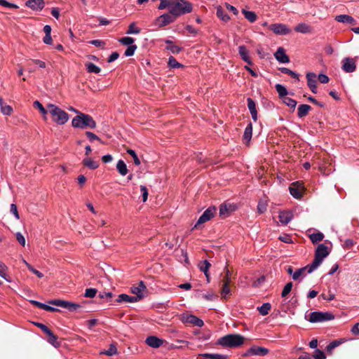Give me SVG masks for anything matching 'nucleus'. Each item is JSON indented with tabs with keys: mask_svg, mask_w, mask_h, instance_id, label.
Returning a JSON list of instances; mask_svg holds the SVG:
<instances>
[{
	"mask_svg": "<svg viewBox=\"0 0 359 359\" xmlns=\"http://www.w3.org/2000/svg\"><path fill=\"white\" fill-rule=\"evenodd\" d=\"M72 125L76 128H90L93 129L96 127V122L92 116L83 113H79L74 116L72 121Z\"/></svg>",
	"mask_w": 359,
	"mask_h": 359,
	"instance_id": "f257e3e1",
	"label": "nucleus"
},
{
	"mask_svg": "<svg viewBox=\"0 0 359 359\" xmlns=\"http://www.w3.org/2000/svg\"><path fill=\"white\" fill-rule=\"evenodd\" d=\"M328 255L329 250L327 246L324 244L318 245L315 252V257L313 262L308 265V273H311L316 269Z\"/></svg>",
	"mask_w": 359,
	"mask_h": 359,
	"instance_id": "f03ea898",
	"label": "nucleus"
},
{
	"mask_svg": "<svg viewBox=\"0 0 359 359\" xmlns=\"http://www.w3.org/2000/svg\"><path fill=\"white\" fill-rule=\"evenodd\" d=\"M193 10L192 4L185 0H174L170 13L174 17L189 13Z\"/></svg>",
	"mask_w": 359,
	"mask_h": 359,
	"instance_id": "7ed1b4c3",
	"label": "nucleus"
},
{
	"mask_svg": "<svg viewBox=\"0 0 359 359\" xmlns=\"http://www.w3.org/2000/svg\"><path fill=\"white\" fill-rule=\"evenodd\" d=\"M48 112L52 116L53 121L58 125H64L69 120L68 114L57 106L48 104L47 105Z\"/></svg>",
	"mask_w": 359,
	"mask_h": 359,
	"instance_id": "20e7f679",
	"label": "nucleus"
},
{
	"mask_svg": "<svg viewBox=\"0 0 359 359\" xmlns=\"http://www.w3.org/2000/svg\"><path fill=\"white\" fill-rule=\"evenodd\" d=\"M243 340L240 334H230L219 338L217 344L224 347H238L243 344Z\"/></svg>",
	"mask_w": 359,
	"mask_h": 359,
	"instance_id": "39448f33",
	"label": "nucleus"
},
{
	"mask_svg": "<svg viewBox=\"0 0 359 359\" xmlns=\"http://www.w3.org/2000/svg\"><path fill=\"white\" fill-rule=\"evenodd\" d=\"M334 316L330 312L313 311L309 315V321L311 323L325 322L333 320Z\"/></svg>",
	"mask_w": 359,
	"mask_h": 359,
	"instance_id": "423d86ee",
	"label": "nucleus"
},
{
	"mask_svg": "<svg viewBox=\"0 0 359 359\" xmlns=\"http://www.w3.org/2000/svg\"><path fill=\"white\" fill-rule=\"evenodd\" d=\"M50 304L60 306L64 309H67L69 311H74L77 310L81 306L78 304L72 303L68 301L61 300V299H54L51 300L49 302Z\"/></svg>",
	"mask_w": 359,
	"mask_h": 359,
	"instance_id": "0eeeda50",
	"label": "nucleus"
},
{
	"mask_svg": "<svg viewBox=\"0 0 359 359\" xmlns=\"http://www.w3.org/2000/svg\"><path fill=\"white\" fill-rule=\"evenodd\" d=\"M216 210L217 209L214 206L209 207L207 210H205L198 219L196 224L194 226V228H197L200 224H202L212 218L216 213Z\"/></svg>",
	"mask_w": 359,
	"mask_h": 359,
	"instance_id": "6e6552de",
	"label": "nucleus"
},
{
	"mask_svg": "<svg viewBox=\"0 0 359 359\" xmlns=\"http://www.w3.org/2000/svg\"><path fill=\"white\" fill-rule=\"evenodd\" d=\"M289 189L290 193L294 198L300 199L304 194V187L303 186L302 183L299 182H295L290 185Z\"/></svg>",
	"mask_w": 359,
	"mask_h": 359,
	"instance_id": "1a4fd4ad",
	"label": "nucleus"
},
{
	"mask_svg": "<svg viewBox=\"0 0 359 359\" xmlns=\"http://www.w3.org/2000/svg\"><path fill=\"white\" fill-rule=\"evenodd\" d=\"M269 29L278 35H287L291 32V29L287 25L281 23L271 25Z\"/></svg>",
	"mask_w": 359,
	"mask_h": 359,
	"instance_id": "9d476101",
	"label": "nucleus"
},
{
	"mask_svg": "<svg viewBox=\"0 0 359 359\" xmlns=\"http://www.w3.org/2000/svg\"><path fill=\"white\" fill-rule=\"evenodd\" d=\"M175 20V17H173V15L170 13H164L156 18V24L159 27H162L173 22Z\"/></svg>",
	"mask_w": 359,
	"mask_h": 359,
	"instance_id": "9b49d317",
	"label": "nucleus"
},
{
	"mask_svg": "<svg viewBox=\"0 0 359 359\" xmlns=\"http://www.w3.org/2000/svg\"><path fill=\"white\" fill-rule=\"evenodd\" d=\"M182 320L184 323H189L195 326L201 327L203 326V321L192 314L183 315Z\"/></svg>",
	"mask_w": 359,
	"mask_h": 359,
	"instance_id": "f8f14e48",
	"label": "nucleus"
},
{
	"mask_svg": "<svg viewBox=\"0 0 359 359\" xmlns=\"http://www.w3.org/2000/svg\"><path fill=\"white\" fill-rule=\"evenodd\" d=\"M356 65L353 58L345 57L342 60V69L346 73H351L355 70Z\"/></svg>",
	"mask_w": 359,
	"mask_h": 359,
	"instance_id": "ddd939ff",
	"label": "nucleus"
},
{
	"mask_svg": "<svg viewBox=\"0 0 359 359\" xmlns=\"http://www.w3.org/2000/svg\"><path fill=\"white\" fill-rule=\"evenodd\" d=\"M307 85L313 93H317L316 75L313 72L306 74Z\"/></svg>",
	"mask_w": 359,
	"mask_h": 359,
	"instance_id": "4468645a",
	"label": "nucleus"
},
{
	"mask_svg": "<svg viewBox=\"0 0 359 359\" xmlns=\"http://www.w3.org/2000/svg\"><path fill=\"white\" fill-rule=\"evenodd\" d=\"M146 290V286L143 281H140L137 285H133L130 288L131 292L135 296V297H139L140 300L143 297V292Z\"/></svg>",
	"mask_w": 359,
	"mask_h": 359,
	"instance_id": "2eb2a0df",
	"label": "nucleus"
},
{
	"mask_svg": "<svg viewBox=\"0 0 359 359\" xmlns=\"http://www.w3.org/2000/svg\"><path fill=\"white\" fill-rule=\"evenodd\" d=\"M279 221L282 224H287L293 218V214L291 211L283 210L279 212Z\"/></svg>",
	"mask_w": 359,
	"mask_h": 359,
	"instance_id": "dca6fc26",
	"label": "nucleus"
},
{
	"mask_svg": "<svg viewBox=\"0 0 359 359\" xmlns=\"http://www.w3.org/2000/svg\"><path fill=\"white\" fill-rule=\"evenodd\" d=\"M146 344L152 348H159L163 344V340L155 336H149L146 339Z\"/></svg>",
	"mask_w": 359,
	"mask_h": 359,
	"instance_id": "f3484780",
	"label": "nucleus"
},
{
	"mask_svg": "<svg viewBox=\"0 0 359 359\" xmlns=\"http://www.w3.org/2000/svg\"><path fill=\"white\" fill-rule=\"evenodd\" d=\"M276 59L280 63H287L290 62L289 57L286 55L283 48L279 47L274 54Z\"/></svg>",
	"mask_w": 359,
	"mask_h": 359,
	"instance_id": "a211bd4d",
	"label": "nucleus"
},
{
	"mask_svg": "<svg viewBox=\"0 0 359 359\" xmlns=\"http://www.w3.org/2000/svg\"><path fill=\"white\" fill-rule=\"evenodd\" d=\"M26 6L34 11H41L44 7L43 0H28Z\"/></svg>",
	"mask_w": 359,
	"mask_h": 359,
	"instance_id": "6ab92c4d",
	"label": "nucleus"
},
{
	"mask_svg": "<svg viewBox=\"0 0 359 359\" xmlns=\"http://www.w3.org/2000/svg\"><path fill=\"white\" fill-rule=\"evenodd\" d=\"M248 107L254 121H257V111L255 102L250 97L247 99Z\"/></svg>",
	"mask_w": 359,
	"mask_h": 359,
	"instance_id": "aec40b11",
	"label": "nucleus"
},
{
	"mask_svg": "<svg viewBox=\"0 0 359 359\" xmlns=\"http://www.w3.org/2000/svg\"><path fill=\"white\" fill-rule=\"evenodd\" d=\"M140 301L139 297H135L134 296H130L126 294H121L118 296L116 302L118 303L127 302V303H135Z\"/></svg>",
	"mask_w": 359,
	"mask_h": 359,
	"instance_id": "412c9836",
	"label": "nucleus"
},
{
	"mask_svg": "<svg viewBox=\"0 0 359 359\" xmlns=\"http://www.w3.org/2000/svg\"><path fill=\"white\" fill-rule=\"evenodd\" d=\"M238 53L241 58L248 65H252V60L248 55V50L245 46H240L238 47Z\"/></svg>",
	"mask_w": 359,
	"mask_h": 359,
	"instance_id": "4be33fe9",
	"label": "nucleus"
},
{
	"mask_svg": "<svg viewBox=\"0 0 359 359\" xmlns=\"http://www.w3.org/2000/svg\"><path fill=\"white\" fill-rule=\"evenodd\" d=\"M268 353L267 348L259 346L252 347L249 350V353L255 355H266Z\"/></svg>",
	"mask_w": 359,
	"mask_h": 359,
	"instance_id": "5701e85b",
	"label": "nucleus"
},
{
	"mask_svg": "<svg viewBox=\"0 0 359 359\" xmlns=\"http://www.w3.org/2000/svg\"><path fill=\"white\" fill-rule=\"evenodd\" d=\"M311 109V107L309 104H300L297 109L298 117L302 118V117L306 116L309 114V112Z\"/></svg>",
	"mask_w": 359,
	"mask_h": 359,
	"instance_id": "b1692460",
	"label": "nucleus"
},
{
	"mask_svg": "<svg viewBox=\"0 0 359 359\" xmlns=\"http://www.w3.org/2000/svg\"><path fill=\"white\" fill-rule=\"evenodd\" d=\"M165 42L167 44L166 49L170 51L172 53L177 54L182 50V48L180 46L174 44L172 41L167 39L165 41Z\"/></svg>",
	"mask_w": 359,
	"mask_h": 359,
	"instance_id": "393cba45",
	"label": "nucleus"
},
{
	"mask_svg": "<svg viewBox=\"0 0 359 359\" xmlns=\"http://www.w3.org/2000/svg\"><path fill=\"white\" fill-rule=\"evenodd\" d=\"M116 169L119 174L122 176H125L128 173V168L126 164L123 160H119L116 164Z\"/></svg>",
	"mask_w": 359,
	"mask_h": 359,
	"instance_id": "a878e982",
	"label": "nucleus"
},
{
	"mask_svg": "<svg viewBox=\"0 0 359 359\" xmlns=\"http://www.w3.org/2000/svg\"><path fill=\"white\" fill-rule=\"evenodd\" d=\"M311 29L309 25L306 23H299L294 27V31L299 33H309Z\"/></svg>",
	"mask_w": 359,
	"mask_h": 359,
	"instance_id": "bb28decb",
	"label": "nucleus"
},
{
	"mask_svg": "<svg viewBox=\"0 0 359 359\" xmlns=\"http://www.w3.org/2000/svg\"><path fill=\"white\" fill-rule=\"evenodd\" d=\"M335 19L339 22H344L350 25H352L354 22V19L348 15H339L336 16Z\"/></svg>",
	"mask_w": 359,
	"mask_h": 359,
	"instance_id": "cd10ccee",
	"label": "nucleus"
},
{
	"mask_svg": "<svg viewBox=\"0 0 359 359\" xmlns=\"http://www.w3.org/2000/svg\"><path fill=\"white\" fill-rule=\"evenodd\" d=\"M83 164L92 170H95L99 166V163L97 161H93L90 158H84L83 160Z\"/></svg>",
	"mask_w": 359,
	"mask_h": 359,
	"instance_id": "c85d7f7f",
	"label": "nucleus"
},
{
	"mask_svg": "<svg viewBox=\"0 0 359 359\" xmlns=\"http://www.w3.org/2000/svg\"><path fill=\"white\" fill-rule=\"evenodd\" d=\"M48 337V341L52 344L55 348H58L60 346V342L57 341V337L50 330L48 334H46Z\"/></svg>",
	"mask_w": 359,
	"mask_h": 359,
	"instance_id": "c756f323",
	"label": "nucleus"
},
{
	"mask_svg": "<svg viewBox=\"0 0 359 359\" xmlns=\"http://www.w3.org/2000/svg\"><path fill=\"white\" fill-rule=\"evenodd\" d=\"M7 266L4 262H0V276L5 279L7 282L11 283L12 280L11 278L7 275Z\"/></svg>",
	"mask_w": 359,
	"mask_h": 359,
	"instance_id": "7c9ffc66",
	"label": "nucleus"
},
{
	"mask_svg": "<svg viewBox=\"0 0 359 359\" xmlns=\"http://www.w3.org/2000/svg\"><path fill=\"white\" fill-rule=\"evenodd\" d=\"M242 13L244 15L245 18L251 23L255 22L257 19L256 13L253 11H249L243 9Z\"/></svg>",
	"mask_w": 359,
	"mask_h": 359,
	"instance_id": "2f4dec72",
	"label": "nucleus"
},
{
	"mask_svg": "<svg viewBox=\"0 0 359 359\" xmlns=\"http://www.w3.org/2000/svg\"><path fill=\"white\" fill-rule=\"evenodd\" d=\"M0 109H1V112L4 115L9 116L11 114V113L13 111L12 107L10 105L4 104L3 102L2 98H0Z\"/></svg>",
	"mask_w": 359,
	"mask_h": 359,
	"instance_id": "473e14b6",
	"label": "nucleus"
},
{
	"mask_svg": "<svg viewBox=\"0 0 359 359\" xmlns=\"http://www.w3.org/2000/svg\"><path fill=\"white\" fill-rule=\"evenodd\" d=\"M210 267V264L207 260H204L199 264V268H200L201 271H203L204 273V274L205 275L208 282H209L208 269Z\"/></svg>",
	"mask_w": 359,
	"mask_h": 359,
	"instance_id": "72a5a7b5",
	"label": "nucleus"
},
{
	"mask_svg": "<svg viewBox=\"0 0 359 359\" xmlns=\"http://www.w3.org/2000/svg\"><path fill=\"white\" fill-rule=\"evenodd\" d=\"M216 14L217 16L224 22H228L230 20L229 15L224 12L220 6L217 8Z\"/></svg>",
	"mask_w": 359,
	"mask_h": 359,
	"instance_id": "f704fd0d",
	"label": "nucleus"
},
{
	"mask_svg": "<svg viewBox=\"0 0 359 359\" xmlns=\"http://www.w3.org/2000/svg\"><path fill=\"white\" fill-rule=\"evenodd\" d=\"M252 135V125L251 123H248L246 126L244 134H243V140L247 141L248 142H250L251 140Z\"/></svg>",
	"mask_w": 359,
	"mask_h": 359,
	"instance_id": "c9c22d12",
	"label": "nucleus"
},
{
	"mask_svg": "<svg viewBox=\"0 0 359 359\" xmlns=\"http://www.w3.org/2000/svg\"><path fill=\"white\" fill-rule=\"evenodd\" d=\"M117 353V348L115 344H111L109 349L100 352V354H104L108 356H112Z\"/></svg>",
	"mask_w": 359,
	"mask_h": 359,
	"instance_id": "e433bc0d",
	"label": "nucleus"
},
{
	"mask_svg": "<svg viewBox=\"0 0 359 359\" xmlns=\"http://www.w3.org/2000/svg\"><path fill=\"white\" fill-rule=\"evenodd\" d=\"M309 238L313 243H317L324 238V235L321 232H317L310 234Z\"/></svg>",
	"mask_w": 359,
	"mask_h": 359,
	"instance_id": "4c0bfd02",
	"label": "nucleus"
},
{
	"mask_svg": "<svg viewBox=\"0 0 359 359\" xmlns=\"http://www.w3.org/2000/svg\"><path fill=\"white\" fill-rule=\"evenodd\" d=\"M86 67L88 72H89V73L98 74L101 71V69L99 67H97V65H95V64H93L92 62L86 63Z\"/></svg>",
	"mask_w": 359,
	"mask_h": 359,
	"instance_id": "58836bf2",
	"label": "nucleus"
},
{
	"mask_svg": "<svg viewBox=\"0 0 359 359\" xmlns=\"http://www.w3.org/2000/svg\"><path fill=\"white\" fill-rule=\"evenodd\" d=\"M275 88L280 97L284 98L288 94L286 88L281 84H276Z\"/></svg>",
	"mask_w": 359,
	"mask_h": 359,
	"instance_id": "ea45409f",
	"label": "nucleus"
},
{
	"mask_svg": "<svg viewBox=\"0 0 359 359\" xmlns=\"http://www.w3.org/2000/svg\"><path fill=\"white\" fill-rule=\"evenodd\" d=\"M174 0H161V3L158 6V10H163L167 8L170 9L172 8V3Z\"/></svg>",
	"mask_w": 359,
	"mask_h": 359,
	"instance_id": "a19ab883",
	"label": "nucleus"
},
{
	"mask_svg": "<svg viewBox=\"0 0 359 359\" xmlns=\"http://www.w3.org/2000/svg\"><path fill=\"white\" fill-rule=\"evenodd\" d=\"M33 106L34 107L37 108L39 110V111L43 115V119L46 120V114L48 111L43 107L41 103L39 101L36 100L34 102Z\"/></svg>",
	"mask_w": 359,
	"mask_h": 359,
	"instance_id": "79ce46f5",
	"label": "nucleus"
},
{
	"mask_svg": "<svg viewBox=\"0 0 359 359\" xmlns=\"http://www.w3.org/2000/svg\"><path fill=\"white\" fill-rule=\"evenodd\" d=\"M271 306L269 303H264L261 306L258 307L257 309L260 314L266 316L269 313L271 310Z\"/></svg>",
	"mask_w": 359,
	"mask_h": 359,
	"instance_id": "37998d69",
	"label": "nucleus"
},
{
	"mask_svg": "<svg viewBox=\"0 0 359 359\" xmlns=\"http://www.w3.org/2000/svg\"><path fill=\"white\" fill-rule=\"evenodd\" d=\"M280 71L283 73V74H288L290 75L291 77L297 79V81H299V74H297L294 71H292L290 70V69L288 68H286V67H281L279 69Z\"/></svg>",
	"mask_w": 359,
	"mask_h": 359,
	"instance_id": "c03bdc74",
	"label": "nucleus"
},
{
	"mask_svg": "<svg viewBox=\"0 0 359 359\" xmlns=\"http://www.w3.org/2000/svg\"><path fill=\"white\" fill-rule=\"evenodd\" d=\"M201 355L210 359H227L226 355L217 353H203Z\"/></svg>",
	"mask_w": 359,
	"mask_h": 359,
	"instance_id": "a18cd8bd",
	"label": "nucleus"
},
{
	"mask_svg": "<svg viewBox=\"0 0 359 359\" xmlns=\"http://www.w3.org/2000/svg\"><path fill=\"white\" fill-rule=\"evenodd\" d=\"M140 29L138 28L137 27H136V25L135 22H132L128 26V31L126 32V34H137L139 33H140Z\"/></svg>",
	"mask_w": 359,
	"mask_h": 359,
	"instance_id": "49530a36",
	"label": "nucleus"
},
{
	"mask_svg": "<svg viewBox=\"0 0 359 359\" xmlns=\"http://www.w3.org/2000/svg\"><path fill=\"white\" fill-rule=\"evenodd\" d=\"M168 66L171 68H180V67H183V65L178 62L176 59L172 57V56H170L169 58H168Z\"/></svg>",
	"mask_w": 359,
	"mask_h": 359,
	"instance_id": "de8ad7c7",
	"label": "nucleus"
},
{
	"mask_svg": "<svg viewBox=\"0 0 359 359\" xmlns=\"http://www.w3.org/2000/svg\"><path fill=\"white\" fill-rule=\"evenodd\" d=\"M283 101L284 104H285L287 106H288L289 107H290L292 109H295V107L297 106V101L293 100L291 97H285L283 98Z\"/></svg>",
	"mask_w": 359,
	"mask_h": 359,
	"instance_id": "09e8293b",
	"label": "nucleus"
},
{
	"mask_svg": "<svg viewBox=\"0 0 359 359\" xmlns=\"http://www.w3.org/2000/svg\"><path fill=\"white\" fill-rule=\"evenodd\" d=\"M341 344V342L339 340H334L332 342H330L326 347V351L329 353H332V351L334 348H335L336 347H337L338 346H339L340 344Z\"/></svg>",
	"mask_w": 359,
	"mask_h": 359,
	"instance_id": "8fccbe9b",
	"label": "nucleus"
},
{
	"mask_svg": "<svg viewBox=\"0 0 359 359\" xmlns=\"http://www.w3.org/2000/svg\"><path fill=\"white\" fill-rule=\"evenodd\" d=\"M229 215V208L226 204H222L219 207V216L225 218Z\"/></svg>",
	"mask_w": 359,
	"mask_h": 359,
	"instance_id": "3c124183",
	"label": "nucleus"
},
{
	"mask_svg": "<svg viewBox=\"0 0 359 359\" xmlns=\"http://www.w3.org/2000/svg\"><path fill=\"white\" fill-rule=\"evenodd\" d=\"M292 285H292V282L287 283L285 285V287H284V288H283V290L282 291V293H281L282 297H287V295L291 292L292 288Z\"/></svg>",
	"mask_w": 359,
	"mask_h": 359,
	"instance_id": "603ef678",
	"label": "nucleus"
},
{
	"mask_svg": "<svg viewBox=\"0 0 359 359\" xmlns=\"http://www.w3.org/2000/svg\"><path fill=\"white\" fill-rule=\"evenodd\" d=\"M267 203L266 201H260L257 205V210L259 213H263L266 210L267 208Z\"/></svg>",
	"mask_w": 359,
	"mask_h": 359,
	"instance_id": "864d4df0",
	"label": "nucleus"
},
{
	"mask_svg": "<svg viewBox=\"0 0 359 359\" xmlns=\"http://www.w3.org/2000/svg\"><path fill=\"white\" fill-rule=\"evenodd\" d=\"M307 270L308 271V265L306 267L301 268L297 269L293 274H292V279L296 280H297L302 274L303 273Z\"/></svg>",
	"mask_w": 359,
	"mask_h": 359,
	"instance_id": "5fc2aeb1",
	"label": "nucleus"
},
{
	"mask_svg": "<svg viewBox=\"0 0 359 359\" xmlns=\"http://www.w3.org/2000/svg\"><path fill=\"white\" fill-rule=\"evenodd\" d=\"M119 42L126 46H131L134 42V39L130 36H125L119 39Z\"/></svg>",
	"mask_w": 359,
	"mask_h": 359,
	"instance_id": "6e6d98bb",
	"label": "nucleus"
},
{
	"mask_svg": "<svg viewBox=\"0 0 359 359\" xmlns=\"http://www.w3.org/2000/svg\"><path fill=\"white\" fill-rule=\"evenodd\" d=\"M229 285V284L227 283H223L221 294L224 298H226V297L231 293Z\"/></svg>",
	"mask_w": 359,
	"mask_h": 359,
	"instance_id": "4d7b16f0",
	"label": "nucleus"
},
{
	"mask_svg": "<svg viewBox=\"0 0 359 359\" xmlns=\"http://www.w3.org/2000/svg\"><path fill=\"white\" fill-rule=\"evenodd\" d=\"M127 153L128 154H130L133 158V161H134V163L136 165H140V160L139 159L137 155L136 154L135 151L133 149H128L127 151Z\"/></svg>",
	"mask_w": 359,
	"mask_h": 359,
	"instance_id": "13d9d810",
	"label": "nucleus"
},
{
	"mask_svg": "<svg viewBox=\"0 0 359 359\" xmlns=\"http://www.w3.org/2000/svg\"><path fill=\"white\" fill-rule=\"evenodd\" d=\"M137 49V46L136 45H131V46H129L126 51H125V55L127 56V57H130V56H132L134 55L135 53V50Z\"/></svg>",
	"mask_w": 359,
	"mask_h": 359,
	"instance_id": "bf43d9fd",
	"label": "nucleus"
},
{
	"mask_svg": "<svg viewBox=\"0 0 359 359\" xmlns=\"http://www.w3.org/2000/svg\"><path fill=\"white\" fill-rule=\"evenodd\" d=\"M97 294V290L95 288H87L85 291L84 296L88 298L94 297Z\"/></svg>",
	"mask_w": 359,
	"mask_h": 359,
	"instance_id": "052dcab7",
	"label": "nucleus"
},
{
	"mask_svg": "<svg viewBox=\"0 0 359 359\" xmlns=\"http://www.w3.org/2000/svg\"><path fill=\"white\" fill-rule=\"evenodd\" d=\"M0 5L6 8H18V6L15 4L10 3L6 0H0Z\"/></svg>",
	"mask_w": 359,
	"mask_h": 359,
	"instance_id": "680f3d73",
	"label": "nucleus"
},
{
	"mask_svg": "<svg viewBox=\"0 0 359 359\" xmlns=\"http://www.w3.org/2000/svg\"><path fill=\"white\" fill-rule=\"evenodd\" d=\"M140 191L142 195V201L145 202L147 200L148 198V190L147 187L144 185H140Z\"/></svg>",
	"mask_w": 359,
	"mask_h": 359,
	"instance_id": "e2e57ef3",
	"label": "nucleus"
},
{
	"mask_svg": "<svg viewBox=\"0 0 359 359\" xmlns=\"http://www.w3.org/2000/svg\"><path fill=\"white\" fill-rule=\"evenodd\" d=\"M10 211L14 215L15 219H20V215H19V213H18V208H17V206H16L15 204L12 203L11 205Z\"/></svg>",
	"mask_w": 359,
	"mask_h": 359,
	"instance_id": "0e129e2a",
	"label": "nucleus"
},
{
	"mask_svg": "<svg viewBox=\"0 0 359 359\" xmlns=\"http://www.w3.org/2000/svg\"><path fill=\"white\" fill-rule=\"evenodd\" d=\"M313 358L315 359H325L326 356L325 353L323 351H320L319 349H316L315 351V354L313 355Z\"/></svg>",
	"mask_w": 359,
	"mask_h": 359,
	"instance_id": "69168bd1",
	"label": "nucleus"
},
{
	"mask_svg": "<svg viewBox=\"0 0 359 359\" xmlns=\"http://www.w3.org/2000/svg\"><path fill=\"white\" fill-rule=\"evenodd\" d=\"M28 269L32 272L34 274H35L37 277L41 278L43 277V274L40 272L39 271L35 269L31 264H27Z\"/></svg>",
	"mask_w": 359,
	"mask_h": 359,
	"instance_id": "338daca9",
	"label": "nucleus"
},
{
	"mask_svg": "<svg viewBox=\"0 0 359 359\" xmlns=\"http://www.w3.org/2000/svg\"><path fill=\"white\" fill-rule=\"evenodd\" d=\"M18 242L22 246L25 245L26 241L24 236L20 233L18 232L15 234Z\"/></svg>",
	"mask_w": 359,
	"mask_h": 359,
	"instance_id": "774afa93",
	"label": "nucleus"
}]
</instances>
